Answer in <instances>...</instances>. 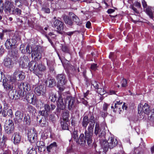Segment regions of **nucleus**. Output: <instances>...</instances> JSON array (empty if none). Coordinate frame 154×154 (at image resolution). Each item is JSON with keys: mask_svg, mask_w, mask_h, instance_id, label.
Listing matches in <instances>:
<instances>
[{"mask_svg": "<svg viewBox=\"0 0 154 154\" xmlns=\"http://www.w3.org/2000/svg\"><path fill=\"white\" fill-rule=\"evenodd\" d=\"M101 114L102 117L103 118H104L106 116L107 114V111H103L101 112Z\"/></svg>", "mask_w": 154, "mask_h": 154, "instance_id": "obj_51", "label": "nucleus"}, {"mask_svg": "<svg viewBox=\"0 0 154 154\" xmlns=\"http://www.w3.org/2000/svg\"><path fill=\"white\" fill-rule=\"evenodd\" d=\"M122 102L119 101V102L117 101L116 103H115V108L116 109H121V107L122 108L126 110L127 107L125 105V103H123V104L122 105Z\"/></svg>", "mask_w": 154, "mask_h": 154, "instance_id": "obj_25", "label": "nucleus"}, {"mask_svg": "<svg viewBox=\"0 0 154 154\" xmlns=\"http://www.w3.org/2000/svg\"><path fill=\"white\" fill-rule=\"evenodd\" d=\"M45 89L44 86L40 85L36 86L34 90L35 93L37 95H44L45 94Z\"/></svg>", "mask_w": 154, "mask_h": 154, "instance_id": "obj_17", "label": "nucleus"}, {"mask_svg": "<svg viewBox=\"0 0 154 154\" xmlns=\"http://www.w3.org/2000/svg\"><path fill=\"white\" fill-rule=\"evenodd\" d=\"M132 9H133V10L134 12H135L136 13H138V12L137 10V9L136 8H135L134 6H132Z\"/></svg>", "mask_w": 154, "mask_h": 154, "instance_id": "obj_60", "label": "nucleus"}, {"mask_svg": "<svg viewBox=\"0 0 154 154\" xmlns=\"http://www.w3.org/2000/svg\"><path fill=\"white\" fill-rule=\"evenodd\" d=\"M12 5L10 2L8 1H6L4 5H3V6L1 7L0 9V12H2L4 8V11L6 12H8L10 13H11V8L12 7Z\"/></svg>", "mask_w": 154, "mask_h": 154, "instance_id": "obj_14", "label": "nucleus"}, {"mask_svg": "<svg viewBox=\"0 0 154 154\" xmlns=\"http://www.w3.org/2000/svg\"><path fill=\"white\" fill-rule=\"evenodd\" d=\"M134 5L138 8H140L141 7V5L140 2H136L134 3Z\"/></svg>", "mask_w": 154, "mask_h": 154, "instance_id": "obj_52", "label": "nucleus"}, {"mask_svg": "<svg viewBox=\"0 0 154 154\" xmlns=\"http://www.w3.org/2000/svg\"><path fill=\"white\" fill-rule=\"evenodd\" d=\"M4 49L2 47H0V56L2 55L4 53Z\"/></svg>", "mask_w": 154, "mask_h": 154, "instance_id": "obj_58", "label": "nucleus"}, {"mask_svg": "<svg viewBox=\"0 0 154 154\" xmlns=\"http://www.w3.org/2000/svg\"><path fill=\"white\" fill-rule=\"evenodd\" d=\"M73 20L74 22L77 23V25L81 24L79 19L75 15L73 16Z\"/></svg>", "mask_w": 154, "mask_h": 154, "instance_id": "obj_40", "label": "nucleus"}, {"mask_svg": "<svg viewBox=\"0 0 154 154\" xmlns=\"http://www.w3.org/2000/svg\"><path fill=\"white\" fill-rule=\"evenodd\" d=\"M113 54H114L113 53L111 52L110 53V54L109 55V58L111 59L112 58V56H113Z\"/></svg>", "mask_w": 154, "mask_h": 154, "instance_id": "obj_62", "label": "nucleus"}, {"mask_svg": "<svg viewBox=\"0 0 154 154\" xmlns=\"http://www.w3.org/2000/svg\"><path fill=\"white\" fill-rule=\"evenodd\" d=\"M21 138V136L19 133L15 132L12 136V139L14 143L17 145L20 143Z\"/></svg>", "mask_w": 154, "mask_h": 154, "instance_id": "obj_20", "label": "nucleus"}, {"mask_svg": "<svg viewBox=\"0 0 154 154\" xmlns=\"http://www.w3.org/2000/svg\"><path fill=\"white\" fill-rule=\"evenodd\" d=\"M29 60L27 56L24 55L23 57H21L19 60L20 66L22 68H24L25 66L27 65Z\"/></svg>", "mask_w": 154, "mask_h": 154, "instance_id": "obj_19", "label": "nucleus"}, {"mask_svg": "<svg viewBox=\"0 0 154 154\" xmlns=\"http://www.w3.org/2000/svg\"><path fill=\"white\" fill-rule=\"evenodd\" d=\"M89 123V121L88 116H85L83 117L82 122V125L83 127L86 128L88 124Z\"/></svg>", "mask_w": 154, "mask_h": 154, "instance_id": "obj_30", "label": "nucleus"}, {"mask_svg": "<svg viewBox=\"0 0 154 154\" xmlns=\"http://www.w3.org/2000/svg\"><path fill=\"white\" fill-rule=\"evenodd\" d=\"M91 85H93L94 87L96 89H98V83L96 81L93 80L91 82Z\"/></svg>", "mask_w": 154, "mask_h": 154, "instance_id": "obj_41", "label": "nucleus"}, {"mask_svg": "<svg viewBox=\"0 0 154 154\" xmlns=\"http://www.w3.org/2000/svg\"><path fill=\"white\" fill-rule=\"evenodd\" d=\"M54 26L59 32L62 31L64 28L63 23L60 20H56L54 22Z\"/></svg>", "mask_w": 154, "mask_h": 154, "instance_id": "obj_16", "label": "nucleus"}, {"mask_svg": "<svg viewBox=\"0 0 154 154\" xmlns=\"http://www.w3.org/2000/svg\"><path fill=\"white\" fill-rule=\"evenodd\" d=\"M19 88L21 90V93L23 92V96L25 94H26V92H29L30 90L29 85L26 83H23L21 84Z\"/></svg>", "mask_w": 154, "mask_h": 154, "instance_id": "obj_13", "label": "nucleus"}, {"mask_svg": "<svg viewBox=\"0 0 154 154\" xmlns=\"http://www.w3.org/2000/svg\"><path fill=\"white\" fill-rule=\"evenodd\" d=\"M97 65L96 64H91V68L92 70H95L97 69Z\"/></svg>", "mask_w": 154, "mask_h": 154, "instance_id": "obj_50", "label": "nucleus"}, {"mask_svg": "<svg viewBox=\"0 0 154 154\" xmlns=\"http://www.w3.org/2000/svg\"><path fill=\"white\" fill-rule=\"evenodd\" d=\"M116 93V92L115 91L113 90H110L109 92V94H115Z\"/></svg>", "mask_w": 154, "mask_h": 154, "instance_id": "obj_61", "label": "nucleus"}, {"mask_svg": "<svg viewBox=\"0 0 154 154\" xmlns=\"http://www.w3.org/2000/svg\"><path fill=\"white\" fill-rule=\"evenodd\" d=\"M72 137L74 138L75 141L78 138V135H77V131L74 130L73 132L72 135Z\"/></svg>", "mask_w": 154, "mask_h": 154, "instance_id": "obj_44", "label": "nucleus"}, {"mask_svg": "<svg viewBox=\"0 0 154 154\" xmlns=\"http://www.w3.org/2000/svg\"><path fill=\"white\" fill-rule=\"evenodd\" d=\"M4 64L7 68H11L13 67L14 62L10 58L7 57L4 60Z\"/></svg>", "mask_w": 154, "mask_h": 154, "instance_id": "obj_22", "label": "nucleus"}, {"mask_svg": "<svg viewBox=\"0 0 154 154\" xmlns=\"http://www.w3.org/2000/svg\"><path fill=\"white\" fill-rule=\"evenodd\" d=\"M17 77H18L17 80H22L24 79L25 75L23 71L17 69L14 72L13 76L11 77L12 78H15L16 82H17Z\"/></svg>", "mask_w": 154, "mask_h": 154, "instance_id": "obj_9", "label": "nucleus"}, {"mask_svg": "<svg viewBox=\"0 0 154 154\" xmlns=\"http://www.w3.org/2000/svg\"><path fill=\"white\" fill-rule=\"evenodd\" d=\"M17 41L15 39H8L6 42L5 45L6 47L8 49H10L16 45Z\"/></svg>", "mask_w": 154, "mask_h": 154, "instance_id": "obj_23", "label": "nucleus"}, {"mask_svg": "<svg viewBox=\"0 0 154 154\" xmlns=\"http://www.w3.org/2000/svg\"><path fill=\"white\" fill-rule=\"evenodd\" d=\"M67 121H61V126L63 130H67L68 128V123Z\"/></svg>", "mask_w": 154, "mask_h": 154, "instance_id": "obj_34", "label": "nucleus"}, {"mask_svg": "<svg viewBox=\"0 0 154 154\" xmlns=\"http://www.w3.org/2000/svg\"><path fill=\"white\" fill-rule=\"evenodd\" d=\"M28 154H36V152L34 148H32L29 151Z\"/></svg>", "mask_w": 154, "mask_h": 154, "instance_id": "obj_47", "label": "nucleus"}, {"mask_svg": "<svg viewBox=\"0 0 154 154\" xmlns=\"http://www.w3.org/2000/svg\"><path fill=\"white\" fill-rule=\"evenodd\" d=\"M24 122L26 124L29 125L30 122V119L29 116L27 115L24 117Z\"/></svg>", "mask_w": 154, "mask_h": 154, "instance_id": "obj_38", "label": "nucleus"}, {"mask_svg": "<svg viewBox=\"0 0 154 154\" xmlns=\"http://www.w3.org/2000/svg\"><path fill=\"white\" fill-rule=\"evenodd\" d=\"M14 129V126L13 122L9 120L8 123H6L5 125V129L6 132L8 134L12 133Z\"/></svg>", "mask_w": 154, "mask_h": 154, "instance_id": "obj_11", "label": "nucleus"}, {"mask_svg": "<svg viewBox=\"0 0 154 154\" xmlns=\"http://www.w3.org/2000/svg\"><path fill=\"white\" fill-rule=\"evenodd\" d=\"M89 121V125L88 128V131L86 130L85 133L88 144L91 142V137L93 134V130L95 123L94 117L93 116H91Z\"/></svg>", "mask_w": 154, "mask_h": 154, "instance_id": "obj_3", "label": "nucleus"}, {"mask_svg": "<svg viewBox=\"0 0 154 154\" xmlns=\"http://www.w3.org/2000/svg\"><path fill=\"white\" fill-rule=\"evenodd\" d=\"M146 14L152 19L153 16V14L152 12V8L151 7H148L146 9Z\"/></svg>", "mask_w": 154, "mask_h": 154, "instance_id": "obj_28", "label": "nucleus"}, {"mask_svg": "<svg viewBox=\"0 0 154 154\" xmlns=\"http://www.w3.org/2000/svg\"><path fill=\"white\" fill-rule=\"evenodd\" d=\"M89 91H88L85 93L84 94V97H86L89 93Z\"/></svg>", "mask_w": 154, "mask_h": 154, "instance_id": "obj_64", "label": "nucleus"}, {"mask_svg": "<svg viewBox=\"0 0 154 154\" xmlns=\"http://www.w3.org/2000/svg\"><path fill=\"white\" fill-rule=\"evenodd\" d=\"M60 33V32H59L57 31H55L53 32H50L47 35H46V36L49 42L51 43L52 45H53V43L51 40V39L53 38H54L56 37V33Z\"/></svg>", "mask_w": 154, "mask_h": 154, "instance_id": "obj_24", "label": "nucleus"}, {"mask_svg": "<svg viewBox=\"0 0 154 154\" xmlns=\"http://www.w3.org/2000/svg\"><path fill=\"white\" fill-rule=\"evenodd\" d=\"M138 113L141 114L143 112L144 113L149 115L151 112V113L150 116V119L154 122V109L150 111V108L147 103H145L143 105L141 103L139 104L138 107Z\"/></svg>", "mask_w": 154, "mask_h": 154, "instance_id": "obj_4", "label": "nucleus"}, {"mask_svg": "<svg viewBox=\"0 0 154 154\" xmlns=\"http://www.w3.org/2000/svg\"><path fill=\"white\" fill-rule=\"evenodd\" d=\"M117 143V139L111 137L109 138L107 142L104 140H101L100 141L101 146L104 151H107L108 148L111 149L115 147Z\"/></svg>", "mask_w": 154, "mask_h": 154, "instance_id": "obj_2", "label": "nucleus"}, {"mask_svg": "<svg viewBox=\"0 0 154 154\" xmlns=\"http://www.w3.org/2000/svg\"><path fill=\"white\" fill-rule=\"evenodd\" d=\"M121 83L122 87H125L127 86V81L126 79H123L121 82Z\"/></svg>", "mask_w": 154, "mask_h": 154, "instance_id": "obj_48", "label": "nucleus"}, {"mask_svg": "<svg viewBox=\"0 0 154 154\" xmlns=\"http://www.w3.org/2000/svg\"><path fill=\"white\" fill-rule=\"evenodd\" d=\"M115 11V10L113 9H109L108 10L107 12L109 14H111L114 12Z\"/></svg>", "mask_w": 154, "mask_h": 154, "instance_id": "obj_59", "label": "nucleus"}, {"mask_svg": "<svg viewBox=\"0 0 154 154\" xmlns=\"http://www.w3.org/2000/svg\"><path fill=\"white\" fill-rule=\"evenodd\" d=\"M25 1V0H15V2L16 3L19 2L20 4H22L23 3H24Z\"/></svg>", "mask_w": 154, "mask_h": 154, "instance_id": "obj_57", "label": "nucleus"}, {"mask_svg": "<svg viewBox=\"0 0 154 154\" xmlns=\"http://www.w3.org/2000/svg\"><path fill=\"white\" fill-rule=\"evenodd\" d=\"M48 4L45 2L43 3L42 5V11L45 13H49L50 10L48 8Z\"/></svg>", "mask_w": 154, "mask_h": 154, "instance_id": "obj_26", "label": "nucleus"}, {"mask_svg": "<svg viewBox=\"0 0 154 154\" xmlns=\"http://www.w3.org/2000/svg\"><path fill=\"white\" fill-rule=\"evenodd\" d=\"M55 107V105L52 103L51 104L50 106L48 104H45V110L44 111H40L41 114L42 116H44L45 112L46 113H47V114H48V113L51 112L54 109Z\"/></svg>", "mask_w": 154, "mask_h": 154, "instance_id": "obj_10", "label": "nucleus"}, {"mask_svg": "<svg viewBox=\"0 0 154 154\" xmlns=\"http://www.w3.org/2000/svg\"><path fill=\"white\" fill-rule=\"evenodd\" d=\"M45 66L44 65L40 63V62L39 61V64L38 65L37 69V72H38V74H39V71L43 72L45 71Z\"/></svg>", "mask_w": 154, "mask_h": 154, "instance_id": "obj_29", "label": "nucleus"}, {"mask_svg": "<svg viewBox=\"0 0 154 154\" xmlns=\"http://www.w3.org/2000/svg\"><path fill=\"white\" fill-rule=\"evenodd\" d=\"M47 83L50 87H52L56 85L55 80L54 79H50L47 81Z\"/></svg>", "mask_w": 154, "mask_h": 154, "instance_id": "obj_31", "label": "nucleus"}, {"mask_svg": "<svg viewBox=\"0 0 154 154\" xmlns=\"http://www.w3.org/2000/svg\"><path fill=\"white\" fill-rule=\"evenodd\" d=\"M2 83L4 89L7 91H10L13 89L16 82L15 78H12L10 77L8 79L4 78L3 79Z\"/></svg>", "mask_w": 154, "mask_h": 154, "instance_id": "obj_5", "label": "nucleus"}, {"mask_svg": "<svg viewBox=\"0 0 154 154\" xmlns=\"http://www.w3.org/2000/svg\"><path fill=\"white\" fill-rule=\"evenodd\" d=\"M26 51L27 53L30 54V47L29 45H27L26 48Z\"/></svg>", "mask_w": 154, "mask_h": 154, "instance_id": "obj_56", "label": "nucleus"}, {"mask_svg": "<svg viewBox=\"0 0 154 154\" xmlns=\"http://www.w3.org/2000/svg\"><path fill=\"white\" fill-rule=\"evenodd\" d=\"M97 91L98 93L100 95H103L106 93L105 91L102 88H98Z\"/></svg>", "mask_w": 154, "mask_h": 154, "instance_id": "obj_43", "label": "nucleus"}, {"mask_svg": "<svg viewBox=\"0 0 154 154\" xmlns=\"http://www.w3.org/2000/svg\"><path fill=\"white\" fill-rule=\"evenodd\" d=\"M64 21L66 24L71 25L72 24V22L71 19L66 16H64L63 17Z\"/></svg>", "mask_w": 154, "mask_h": 154, "instance_id": "obj_32", "label": "nucleus"}, {"mask_svg": "<svg viewBox=\"0 0 154 154\" xmlns=\"http://www.w3.org/2000/svg\"><path fill=\"white\" fill-rule=\"evenodd\" d=\"M56 146L57 144L56 142H54L53 143H51L49 146L47 147V149L48 151L50 152L51 149L56 147Z\"/></svg>", "mask_w": 154, "mask_h": 154, "instance_id": "obj_36", "label": "nucleus"}, {"mask_svg": "<svg viewBox=\"0 0 154 154\" xmlns=\"http://www.w3.org/2000/svg\"><path fill=\"white\" fill-rule=\"evenodd\" d=\"M13 154H22V152L18 149H15L13 150Z\"/></svg>", "mask_w": 154, "mask_h": 154, "instance_id": "obj_46", "label": "nucleus"}, {"mask_svg": "<svg viewBox=\"0 0 154 154\" xmlns=\"http://www.w3.org/2000/svg\"><path fill=\"white\" fill-rule=\"evenodd\" d=\"M75 99L70 96L67 97L65 99L64 102L62 98L60 96L57 102V106L58 108L63 109L65 108V105L68 104V108L69 109L74 108L75 106Z\"/></svg>", "mask_w": 154, "mask_h": 154, "instance_id": "obj_1", "label": "nucleus"}, {"mask_svg": "<svg viewBox=\"0 0 154 154\" xmlns=\"http://www.w3.org/2000/svg\"><path fill=\"white\" fill-rule=\"evenodd\" d=\"M24 45H21L20 47V50L21 51V52L23 54H26L27 53L26 49H23Z\"/></svg>", "mask_w": 154, "mask_h": 154, "instance_id": "obj_49", "label": "nucleus"}, {"mask_svg": "<svg viewBox=\"0 0 154 154\" xmlns=\"http://www.w3.org/2000/svg\"><path fill=\"white\" fill-rule=\"evenodd\" d=\"M21 10L20 9L17 8H16L12 11L11 14L20 15L21 14Z\"/></svg>", "mask_w": 154, "mask_h": 154, "instance_id": "obj_37", "label": "nucleus"}, {"mask_svg": "<svg viewBox=\"0 0 154 154\" xmlns=\"http://www.w3.org/2000/svg\"><path fill=\"white\" fill-rule=\"evenodd\" d=\"M57 87L60 91H63L65 89L63 86L66 82L65 76L63 74H60L57 77Z\"/></svg>", "mask_w": 154, "mask_h": 154, "instance_id": "obj_6", "label": "nucleus"}, {"mask_svg": "<svg viewBox=\"0 0 154 154\" xmlns=\"http://www.w3.org/2000/svg\"><path fill=\"white\" fill-rule=\"evenodd\" d=\"M15 119L18 122L21 121L23 118V115L21 112L17 111L15 113Z\"/></svg>", "mask_w": 154, "mask_h": 154, "instance_id": "obj_27", "label": "nucleus"}, {"mask_svg": "<svg viewBox=\"0 0 154 154\" xmlns=\"http://www.w3.org/2000/svg\"><path fill=\"white\" fill-rule=\"evenodd\" d=\"M142 4L144 8H145L146 7L147 5L146 4V2L144 0H142Z\"/></svg>", "mask_w": 154, "mask_h": 154, "instance_id": "obj_54", "label": "nucleus"}, {"mask_svg": "<svg viewBox=\"0 0 154 154\" xmlns=\"http://www.w3.org/2000/svg\"><path fill=\"white\" fill-rule=\"evenodd\" d=\"M108 105L107 104L104 103L103 104V111H107Z\"/></svg>", "mask_w": 154, "mask_h": 154, "instance_id": "obj_53", "label": "nucleus"}, {"mask_svg": "<svg viewBox=\"0 0 154 154\" xmlns=\"http://www.w3.org/2000/svg\"><path fill=\"white\" fill-rule=\"evenodd\" d=\"M27 134L28 140L30 143H33L37 140V134L35 129H28Z\"/></svg>", "mask_w": 154, "mask_h": 154, "instance_id": "obj_7", "label": "nucleus"}, {"mask_svg": "<svg viewBox=\"0 0 154 154\" xmlns=\"http://www.w3.org/2000/svg\"><path fill=\"white\" fill-rule=\"evenodd\" d=\"M86 26L87 28H90L91 27V22L89 21H88L86 23Z\"/></svg>", "mask_w": 154, "mask_h": 154, "instance_id": "obj_55", "label": "nucleus"}, {"mask_svg": "<svg viewBox=\"0 0 154 154\" xmlns=\"http://www.w3.org/2000/svg\"><path fill=\"white\" fill-rule=\"evenodd\" d=\"M39 64V61H32L29 63L28 67L31 71H33L34 73L37 75H38V72H37L38 65Z\"/></svg>", "mask_w": 154, "mask_h": 154, "instance_id": "obj_8", "label": "nucleus"}, {"mask_svg": "<svg viewBox=\"0 0 154 154\" xmlns=\"http://www.w3.org/2000/svg\"><path fill=\"white\" fill-rule=\"evenodd\" d=\"M26 95V98L27 102L31 104H34L36 101L35 97L33 95L32 97L31 93L29 92H26V94H24Z\"/></svg>", "mask_w": 154, "mask_h": 154, "instance_id": "obj_21", "label": "nucleus"}, {"mask_svg": "<svg viewBox=\"0 0 154 154\" xmlns=\"http://www.w3.org/2000/svg\"><path fill=\"white\" fill-rule=\"evenodd\" d=\"M8 105L6 103L4 104L3 110L2 112V115L4 117H6L8 115V116L12 118L13 116L12 110L11 109L8 110Z\"/></svg>", "mask_w": 154, "mask_h": 154, "instance_id": "obj_12", "label": "nucleus"}, {"mask_svg": "<svg viewBox=\"0 0 154 154\" xmlns=\"http://www.w3.org/2000/svg\"><path fill=\"white\" fill-rule=\"evenodd\" d=\"M49 99L52 102H54L56 100L57 97L55 94L53 93H51L49 94Z\"/></svg>", "mask_w": 154, "mask_h": 154, "instance_id": "obj_35", "label": "nucleus"}, {"mask_svg": "<svg viewBox=\"0 0 154 154\" xmlns=\"http://www.w3.org/2000/svg\"><path fill=\"white\" fill-rule=\"evenodd\" d=\"M5 137L3 136L2 139L0 138V147H3L5 144Z\"/></svg>", "mask_w": 154, "mask_h": 154, "instance_id": "obj_42", "label": "nucleus"}, {"mask_svg": "<svg viewBox=\"0 0 154 154\" xmlns=\"http://www.w3.org/2000/svg\"><path fill=\"white\" fill-rule=\"evenodd\" d=\"M99 132V125L98 123L96 122L94 134L96 135L98 134Z\"/></svg>", "mask_w": 154, "mask_h": 154, "instance_id": "obj_39", "label": "nucleus"}, {"mask_svg": "<svg viewBox=\"0 0 154 154\" xmlns=\"http://www.w3.org/2000/svg\"><path fill=\"white\" fill-rule=\"evenodd\" d=\"M75 123V121L74 119H72L71 121V123L72 125H74Z\"/></svg>", "mask_w": 154, "mask_h": 154, "instance_id": "obj_63", "label": "nucleus"}, {"mask_svg": "<svg viewBox=\"0 0 154 154\" xmlns=\"http://www.w3.org/2000/svg\"><path fill=\"white\" fill-rule=\"evenodd\" d=\"M63 51L66 53H68L69 51V49L67 46L66 45H63L62 48Z\"/></svg>", "mask_w": 154, "mask_h": 154, "instance_id": "obj_45", "label": "nucleus"}, {"mask_svg": "<svg viewBox=\"0 0 154 154\" xmlns=\"http://www.w3.org/2000/svg\"><path fill=\"white\" fill-rule=\"evenodd\" d=\"M84 136L83 134H81L79 136V139H77L76 140V142L82 146H84L86 143V140L88 142L86 137V136L85 135V138L84 137ZM92 139V136L91 137V139ZM92 139H91V142L89 144L88 143V142H87L88 145H89L90 144H91L92 143Z\"/></svg>", "mask_w": 154, "mask_h": 154, "instance_id": "obj_15", "label": "nucleus"}, {"mask_svg": "<svg viewBox=\"0 0 154 154\" xmlns=\"http://www.w3.org/2000/svg\"><path fill=\"white\" fill-rule=\"evenodd\" d=\"M31 57L35 61H38L41 59L42 55L40 51L38 49L32 51Z\"/></svg>", "mask_w": 154, "mask_h": 154, "instance_id": "obj_18", "label": "nucleus"}, {"mask_svg": "<svg viewBox=\"0 0 154 154\" xmlns=\"http://www.w3.org/2000/svg\"><path fill=\"white\" fill-rule=\"evenodd\" d=\"M69 116V112L67 111L64 112L62 114V118L63 121H67Z\"/></svg>", "mask_w": 154, "mask_h": 154, "instance_id": "obj_33", "label": "nucleus"}]
</instances>
